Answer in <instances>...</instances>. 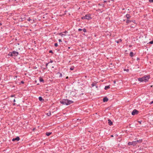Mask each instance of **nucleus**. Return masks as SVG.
I'll use <instances>...</instances> for the list:
<instances>
[{"mask_svg": "<svg viewBox=\"0 0 153 153\" xmlns=\"http://www.w3.org/2000/svg\"><path fill=\"white\" fill-rule=\"evenodd\" d=\"M13 102H16V100H15V99H14V100H13Z\"/></svg>", "mask_w": 153, "mask_h": 153, "instance_id": "obj_38", "label": "nucleus"}, {"mask_svg": "<svg viewBox=\"0 0 153 153\" xmlns=\"http://www.w3.org/2000/svg\"><path fill=\"white\" fill-rule=\"evenodd\" d=\"M128 144V145H133V146H135L136 145V142L135 141H132V142H129Z\"/></svg>", "mask_w": 153, "mask_h": 153, "instance_id": "obj_6", "label": "nucleus"}, {"mask_svg": "<svg viewBox=\"0 0 153 153\" xmlns=\"http://www.w3.org/2000/svg\"><path fill=\"white\" fill-rule=\"evenodd\" d=\"M108 123L109 124V125L110 126H111V125H112V121H111V120H110L108 119Z\"/></svg>", "mask_w": 153, "mask_h": 153, "instance_id": "obj_10", "label": "nucleus"}, {"mask_svg": "<svg viewBox=\"0 0 153 153\" xmlns=\"http://www.w3.org/2000/svg\"><path fill=\"white\" fill-rule=\"evenodd\" d=\"M108 100V99L107 97H105L103 99V102H106Z\"/></svg>", "mask_w": 153, "mask_h": 153, "instance_id": "obj_11", "label": "nucleus"}, {"mask_svg": "<svg viewBox=\"0 0 153 153\" xmlns=\"http://www.w3.org/2000/svg\"><path fill=\"white\" fill-rule=\"evenodd\" d=\"M60 102L63 104L68 105L73 102V101L68 99H63L60 101Z\"/></svg>", "mask_w": 153, "mask_h": 153, "instance_id": "obj_1", "label": "nucleus"}, {"mask_svg": "<svg viewBox=\"0 0 153 153\" xmlns=\"http://www.w3.org/2000/svg\"><path fill=\"white\" fill-rule=\"evenodd\" d=\"M31 20V19H30V17H29L28 19H27V20L29 21H30Z\"/></svg>", "mask_w": 153, "mask_h": 153, "instance_id": "obj_30", "label": "nucleus"}, {"mask_svg": "<svg viewBox=\"0 0 153 153\" xmlns=\"http://www.w3.org/2000/svg\"><path fill=\"white\" fill-rule=\"evenodd\" d=\"M53 62V60H51L50 61V62H49V63H52Z\"/></svg>", "mask_w": 153, "mask_h": 153, "instance_id": "obj_33", "label": "nucleus"}, {"mask_svg": "<svg viewBox=\"0 0 153 153\" xmlns=\"http://www.w3.org/2000/svg\"><path fill=\"white\" fill-rule=\"evenodd\" d=\"M52 68H54V67H53H53H52Z\"/></svg>", "mask_w": 153, "mask_h": 153, "instance_id": "obj_47", "label": "nucleus"}, {"mask_svg": "<svg viewBox=\"0 0 153 153\" xmlns=\"http://www.w3.org/2000/svg\"><path fill=\"white\" fill-rule=\"evenodd\" d=\"M110 86L109 85H107L105 87V90H107L108 89H109L110 88Z\"/></svg>", "mask_w": 153, "mask_h": 153, "instance_id": "obj_14", "label": "nucleus"}, {"mask_svg": "<svg viewBox=\"0 0 153 153\" xmlns=\"http://www.w3.org/2000/svg\"><path fill=\"white\" fill-rule=\"evenodd\" d=\"M149 1L150 2H153V0H149Z\"/></svg>", "mask_w": 153, "mask_h": 153, "instance_id": "obj_31", "label": "nucleus"}, {"mask_svg": "<svg viewBox=\"0 0 153 153\" xmlns=\"http://www.w3.org/2000/svg\"><path fill=\"white\" fill-rule=\"evenodd\" d=\"M133 22H134V23L136 24V23L135 22V21H132Z\"/></svg>", "mask_w": 153, "mask_h": 153, "instance_id": "obj_36", "label": "nucleus"}, {"mask_svg": "<svg viewBox=\"0 0 153 153\" xmlns=\"http://www.w3.org/2000/svg\"><path fill=\"white\" fill-rule=\"evenodd\" d=\"M49 63V62H48V63H47L46 64V68H45V69H47V66L48 65V64Z\"/></svg>", "mask_w": 153, "mask_h": 153, "instance_id": "obj_23", "label": "nucleus"}, {"mask_svg": "<svg viewBox=\"0 0 153 153\" xmlns=\"http://www.w3.org/2000/svg\"><path fill=\"white\" fill-rule=\"evenodd\" d=\"M22 82V83H24V82H23V81H22V82Z\"/></svg>", "mask_w": 153, "mask_h": 153, "instance_id": "obj_42", "label": "nucleus"}, {"mask_svg": "<svg viewBox=\"0 0 153 153\" xmlns=\"http://www.w3.org/2000/svg\"><path fill=\"white\" fill-rule=\"evenodd\" d=\"M104 2H106V1H104Z\"/></svg>", "mask_w": 153, "mask_h": 153, "instance_id": "obj_46", "label": "nucleus"}, {"mask_svg": "<svg viewBox=\"0 0 153 153\" xmlns=\"http://www.w3.org/2000/svg\"><path fill=\"white\" fill-rule=\"evenodd\" d=\"M124 71H126L127 72H128V71H129V69H126H126H124Z\"/></svg>", "mask_w": 153, "mask_h": 153, "instance_id": "obj_26", "label": "nucleus"}, {"mask_svg": "<svg viewBox=\"0 0 153 153\" xmlns=\"http://www.w3.org/2000/svg\"><path fill=\"white\" fill-rule=\"evenodd\" d=\"M70 69L71 70H73L74 69V67H71L70 68Z\"/></svg>", "mask_w": 153, "mask_h": 153, "instance_id": "obj_28", "label": "nucleus"}, {"mask_svg": "<svg viewBox=\"0 0 153 153\" xmlns=\"http://www.w3.org/2000/svg\"><path fill=\"white\" fill-rule=\"evenodd\" d=\"M18 54L19 53L18 52L14 51H13L12 52H10L9 53L8 55L11 56L15 57L17 56Z\"/></svg>", "mask_w": 153, "mask_h": 153, "instance_id": "obj_3", "label": "nucleus"}, {"mask_svg": "<svg viewBox=\"0 0 153 153\" xmlns=\"http://www.w3.org/2000/svg\"><path fill=\"white\" fill-rule=\"evenodd\" d=\"M68 33V32L66 31H64V32H63V33H60L59 34L62 37H63L64 36H65V34H63V33Z\"/></svg>", "mask_w": 153, "mask_h": 153, "instance_id": "obj_7", "label": "nucleus"}, {"mask_svg": "<svg viewBox=\"0 0 153 153\" xmlns=\"http://www.w3.org/2000/svg\"><path fill=\"white\" fill-rule=\"evenodd\" d=\"M39 81L40 82H44V80L43 79H42V78H40L39 79Z\"/></svg>", "mask_w": 153, "mask_h": 153, "instance_id": "obj_19", "label": "nucleus"}, {"mask_svg": "<svg viewBox=\"0 0 153 153\" xmlns=\"http://www.w3.org/2000/svg\"><path fill=\"white\" fill-rule=\"evenodd\" d=\"M82 30V29L79 28L78 29V31H81Z\"/></svg>", "mask_w": 153, "mask_h": 153, "instance_id": "obj_29", "label": "nucleus"}, {"mask_svg": "<svg viewBox=\"0 0 153 153\" xmlns=\"http://www.w3.org/2000/svg\"><path fill=\"white\" fill-rule=\"evenodd\" d=\"M14 96V95H12L11 96V97H13Z\"/></svg>", "mask_w": 153, "mask_h": 153, "instance_id": "obj_41", "label": "nucleus"}, {"mask_svg": "<svg viewBox=\"0 0 153 153\" xmlns=\"http://www.w3.org/2000/svg\"><path fill=\"white\" fill-rule=\"evenodd\" d=\"M1 25H2V24H1V23H0V26Z\"/></svg>", "mask_w": 153, "mask_h": 153, "instance_id": "obj_44", "label": "nucleus"}, {"mask_svg": "<svg viewBox=\"0 0 153 153\" xmlns=\"http://www.w3.org/2000/svg\"><path fill=\"white\" fill-rule=\"evenodd\" d=\"M57 74H59V77H62V74L61 73H60L59 72H58L57 73Z\"/></svg>", "mask_w": 153, "mask_h": 153, "instance_id": "obj_20", "label": "nucleus"}, {"mask_svg": "<svg viewBox=\"0 0 153 153\" xmlns=\"http://www.w3.org/2000/svg\"><path fill=\"white\" fill-rule=\"evenodd\" d=\"M131 22H132V21H131L129 20L128 19H127L126 21V23H127V24H128Z\"/></svg>", "mask_w": 153, "mask_h": 153, "instance_id": "obj_16", "label": "nucleus"}, {"mask_svg": "<svg viewBox=\"0 0 153 153\" xmlns=\"http://www.w3.org/2000/svg\"><path fill=\"white\" fill-rule=\"evenodd\" d=\"M137 60H139V58H137Z\"/></svg>", "mask_w": 153, "mask_h": 153, "instance_id": "obj_40", "label": "nucleus"}, {"mask_svg": "<svg viewBox=\"0 0 153 153\" xmlns=\"http://www.w3.org/2000/svg\"><path fill=\"white\" fill-rule=\"evenodd\" d=\"M122 41V40L121 39H119L118 41H116L115 42L117 43L121 42Z\"/></svg>", "mask_w": 153, "mask_h": 153, "instance_id": "obj_18", "label": "nucleus"}, {"mask_svg": "<svg viewBox=\"0 0 153 153\" xmlns=\"http://www.w3.org/2000/svg\"><path fill=\"white\" fill-rule=\"evenodd\" d=\"M134 53L133 52H131L129 54L130 56L131 57H132L133 56Z\"/></svg>", "mask_w": 153, "mask_h": 153, "instance_id": "obj_17", "label": "nucleus"}, {"mask_svg": "<svg viewBox=\"0 0 153 153\" xmlns=\"http://www.w3.org/2000/svg\"><path fill=\"white\" fill-rule=\"evenodd\" d=\"M92 19L91 17V15L90 14H86L85 16H83L81 17V19H87L89 20Z\"/></svg>", "mask_w": 153, "mask_h": 153, "instance_id": "obj_4", "label": "nucleus"}, {"mask_svg": "<svg viewBox=\"0 0 153 153\" xmlns=\"http://www.w3.org/2000/svg\"><path fill=\"white\" fill-rule=\"evenodd\" d=\"M126 17L127 18V19H128L130 18L131 17V16L130 14H127L126 15Z\"/></svg>", "mask_w": 153, "mask_h": 153, "instance_id": "obj_12", "label": "nucleus"}, {"mask_svg": "<svg viewBox=\"0 0 153 153\" xmlns=\"http://www.w3.org/2000/svg\"><path fill=\"white\" fill-rule=\"evenodd\" d=\"M114 84L115 83H116V81H114Z\"/></svg>", "mask_w": 153, "mask_h": 153, "instance_id": "obj_39", "label": "nucleus"}, {"mask_svg": "<svg viewBox=\"0 0 153 153\" xmlns=\"http://www.w3.org/2000/svg\"><path fill=\"white\" fill-rule=\"evenodd\" d=\"M49 52L50 53H53V52H52V51H51V50H50V51H49Z\"/></svg>", "mask_w": 153, "mask_h": 153, "instance_id": "obj_34", "label": "nucleus"}, {"mask_svg": "<svg viewBox=\"0 0 153 153\" xmlns=\"http://www.w3.org/2000/svg\"><path fill=\"white\" fill-rule=\"evenodd\" d=\"M135 141L136 142V144L137 143H141L142 142V140L140 139V140H137Z\"/></svg>", "mask_w": 153, "mask_h": 153, "instance_id": "obj_9", "label": "nucleus"}, {"mask_svg": "<svg viewBox=\"0 0 153 153\" xmlns=\"http://www.w3.org/2000/svg\"><path fill=\"white\" fill-rule=\"evenodd\" d=\"M111 137H113V135H111Z\"/></svg>", "mask_w": 153, "mask_h": 153, "instance_id": "obj_43", "label": "nucleus"}, {"mask_svg": "<svg viewBox=\"0 0 153 153\" xmlns=\"http://www.w3.org/2000/svg\"><path fill=\"white\" fill-rule=\"evenodd\" d=\"M149 78V76H145L141 78H138V79L140 82H146L148 81Z\"/></svg>", "mask_w": 153, "mask_h": 153, "instance_id": "obj_2", "label": "nucleus"}, {"mask_svg": "<svg viewBox=\"0 0 153 153\" xmlns=\"http://www.w3.org/2000/svg\"><path fill=\"white\" fill-rule=\"evenodd\" d=\"M70 47H68V49H70Z\"/></svg>", "mask_w": 153, "mask_h": 153, "instance_id": "obj_45", "label": "nucleus"}, {"mask_svg": "<svg viewBox=\"0 0 153 153\" xmlns=\"http://www.w3.org/2000/svg\"><path fill=\"white\" fill-rule=\"evenodd\" d=\"M58 41H59V42H62V41L61 39H59L58 40Z\"/></svg>", "mask_w": 153, "mask_h": 153, "instance_id": "obj_32", "label": "nucleus"}, {"mask_svg": "<svg viewBox=\"0 0 153 153\" xmlns=\"http://www.w3.org/2000/svg\"><path fill=\"white\" fill-rule=\"evenodd\" d=\"M52 134V132H46V134L48 136H50Z\"/></svg>", "mask_w": 153, "mask_h": 153, "instance_id": "obj_13", "label": "nucleus"}, {"mask_svg": "<svg viewBox=\"0 0 153 153\" xmlns=\"http://www.w3.org/2000/svg\"><path fill=\"white\" fill-rule=\"evenodd\" d=\"M39 100L40 101H42V100H43V101L44 100L41 97H39Z\"/></svg>", "mask_w": 153, "mask_h": 153, "instance_id": "obj_15", "label": "nucleus"}, {"mask_svg": "<svg viewBox=\"0 0 153 153\" xmlns=\"http://www.w3.org/2000/svg\"><path fill=\"white\" fill-rule=\"evenodd\" d=\"M68 76H67V77H66V79H68Z\"/></svg>", "mask_w": 153, "mask_h": 153, "instance_id": "obj_37", "label": "nucleus"}, {"mask_svg": "<svg viewBox=\"0 0 153 153\" xmlns=\"http://www.w3.org/2000/svg\"><path fill=\"white\" fill-rule=\"evenodd\" d=\"M19 140H20V138H19V137H16L15 138H13L12 139V140L13 141H14L16 140H17V141H19Z\"/></svg>", "mask_w": 153, "mask_h": 153, "instance_id": "obj_8", "label": "nucleus"}, {"mask_svg": "<svg viewBox=\"0 0 153 153\" xmlns=\"http://www.w3.org/2000/svg\"><path fill=\"white\" fill-rule=\"evenodd\" d=\"M54 46L55 47H57L58 46V44L57 43H55L54 44Z\"/></svg>", "mask_w": 153, "mask_h": 153, "instance_id": "obj_25", "label": "nucleus"}, {"mask_svg": "<svg viewBox=\"0 0 153 153\" xmlns=\"http://www.w3.org/2000/svg\"><path fill=\"white\" fill-rule=\"evenodd\" d=\"M83 31L85 33L86 32V30L85 28H84V29H83Z\"/></svg>", "mask_w": 153, "mask_h": 153, "instance_id": "obj_24", "label": "nucleus"}, {"mask_svg": "<svg viewBox=\"0 0 153 153\" xmlns=\"http://www.w3.org/2000/svg\"><path fill=\"white\" fill-rule=\"evenodd\" d=\"M152 103H153V101H151V102H150V104H152Z\"/></svg>", "mask_w": 153, "mask_h": 153, "instance_id": "obj_35", "label": "nucleus"}, {"mask_svg": "<svg viewBox=\"0 0 153 153\" xmlns=\"http://www.w3.org/2000/svg\"><path fill=\"white\" fill-rule=\"evenodd\" d=\"M47 116H51V112H49V113H47Z\"/></svg>", "mask_w": 153, "mask_h": 153, "instance_id": "obj_21", "label": "nucleus"}, {"mask_svg": "<svg viewBox=\"0 0 153 153\" xmlns=\"http://www.w3.org/2000/svg\"><path fill=\"white\" fill-rule=\"evenodd\" d=\"M138 111L136 110V109H134V110L133 111H132L131 113V114L133 115H134L135 114H137L138 113Z\"/></svg>", "mask_w": 153, "mask_h": 153, "instance_id": "obj_5", "label": "nucleus"}, {"mask_svg": "<svg viewBox=\"0 0 153 153\" xmlns=\"http://www.w3.org/2000/svg\"><path fill=\"white\" fill-rule=\"evenodd\" d=\"M91 86L92 87H94L96 85V84L94 83H93L91 84Z\"/></svg>", "mask_w": 153, "mask_h": 153, "instance_id": "obj_22", "label": "nucleus"}, {"mask_svg": "<svg viewBox=\"0 0 153 153\" xmlns=\"http://www.w3.org/2000/svg\"><path fill=\"white\" fill-rule=\"evenodd\" d=\"M149 43L150 44H153V40H152L151 41H150L149 42Z\"/></svg>", "mask_w": 153, "mask_h": 153, "instance_id": "obj_27", "label": "nucleus"}]
</instances>
